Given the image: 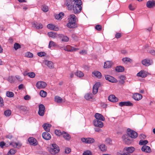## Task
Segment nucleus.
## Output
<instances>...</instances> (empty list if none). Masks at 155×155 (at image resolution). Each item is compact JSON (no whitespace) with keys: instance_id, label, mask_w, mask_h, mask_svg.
Instances as JSON below:
<instances>
[{"instance_id":"nucleus-1","label":"nucleus","mask_w":155,"mask_h":155,"mask_svg":"<svg viewBox=\"0 0 155 155\" xmlns=\"http://www.w3.org/2000/svg\"><path fill=\"white\" fill-rule=\"evenodd\" d=\"M82 3L81 0H66L64 4L69 10H73L75 14H79L82 9L81 5Z\"/></svg>"},{"instance_id":"nucleus-2","label":"nucleus","mask_w":155,"mask_h":155,"mask_svg":"<svg viewBox=\"0 0 155 155\" xmlns=\"http://www.w3.org/2000/svg\"><path fill=\"white\" fill-rule=\"evenodd\" d=\"M77 19L76 16L74 15H71L68 18V22L67 24V26L69 28H75L77 27L76 21Z\"/></svg>"},{"instance_id":"nucleus-3","label":"nucleus","mask_w":155,"mask_h":155,"mask_svg":"<svg viewBox=\"0 0 155 155\" xmlns=\"http://www.w3.org/2000/svg\"><path fill=\"white\" fill-rule=\"evenodd\" d=\"M52 145L53 148H51L50 150V151L51 154H55L59 152L60 150L59 148L56 144H53Z\"/></svg>"},{"instance_id":"nucleus-4","label":"nucleus","mask_w":155,"mask_h":155,"mask_svg":"<svg viewBox=\"0 0 155 155\" xmlns=\"http://www.w3.org/2000/svg\"><path fill=\"white\" fill-rule=\"evenodd\" d=\"M127 135L130 137L131 138H135L138 136V134L137 132L134 131L133 130H131L130 128L127 129Z\"/></svg>"},{"instance_id":"nucleus-5","label":"nucleus","mask_w":155,"mask_h":155,"mask_svg":"<svg viewBox=\"0 0 155 155\" xmlns=\"http://www.w3.org/2000/svg\"><path fill=\"white\" fill-rule=\"evenodd\" d=\"M38 114L41 116H43L45 112V107L43 104H40L38 106Z\"/></svg>"},{"instance_id":"nucleus-6","label":"nucleus","mask_w":155,"mask_h":155,"mask_svg":"<svg viewBox=\"0 0 155 155\" xmlns=\"http://www.w3.org/2000/svg\"><path fill=\"white\" fill-rule=\"evenodd\" d=\"M130 137L128 136V135L125 134L123 136L122 138L123 141L125 143L127 144H130L132 142V140L130 139Z\"/></svg>"},{"instance_id":"nucleus-7","label":"nucleus","mask_w":155,"mask_h":155,"mask_svg":"<svg viewBox=\"0 0 155 155\" xmlns=\"http://www.w3.org/2000/svg\"><path fill=\"white\" fill-rule=\"evenodd\" d=\"M81 140L82 142H85L86 143H92L95 141L94 139L91 137L82 138L81 139Z\"/></svg>"},{"instance_id":"nucleus-8","label":"nucleus","mask_w":155,"mask_h":155,"mask_svg":"<svg viewBox=\"0 0 155 155\" xmlns=\"http://www.w3.org/2000/svg\"><path fill=\"white\" fill-rule=\"evenodd\" d=\"M79 49L78 48H75L69 45H68L64 48V50L65 51L70 52L76 51L79 50Z\"/></svg>"},{"instance_id":"nucleus-9","label":"nucleus","mask_w":155,"mask_h":155,"mask_svg":"<svg viewBox=\"0 0 155 155\" xmlns=\"http://www.w3.org/2000/svg\"><path fill=\"white\" fill-rule=\"evenodd\" d=\"M47 86V84L42 81H38L36 84V86L37 88L38 89H42L45 88Z\"/></svg>"},{"instance_id":"nucleus-10","label":"nucleus","mask_w":155,"mask_h":155,"mask_svg":"<svg viewBox=\"0 0 155 155\" xmlns=\"http://www.w3.org/2000/svg\"><path fill=\"white\" fill-rule=\"evenodd\" d=\"M105 79L112 83H116L117 82V80L115 78L111 76L105 75Z\"/></svg>"},{"instance_id":"nucleus-11","label":"nucleus","mask_w":155,"mask_h":155,"mask_svg":"<svg viewBox=\"0 0 155 155\" xmlns=\"http://www.w3.org/2000/svg\"><path fill=\"white\" fill-rule=\"evenodd\" d=\"M28 141L31 145L35 146L38 144L37 140L34 138L30 137L28 139Z\"/></svg>"},{"instance_id":"nucleus-12","label":"nucleus","mask_w":155,"mask_h":155,"mask_svg":"<svg viewBox=\"0 0 155 155\" xmlns=\"http://www.w3.org/2000/svg\"><path fill=\"white\" fill-rule=\"evenodd\" d=\"M119 105L120 107L124 106H131L133 105V104L129 101H122L119 103Z\"/></svg>"},{"instance_id":"nucleus-13","label":"nucleus","mask_w":155,"mask_h":155,"mask_svg":"<svg viewBox=\"0 0 155 155\" xmlns=\"http://www.w3.org/2000/svg\"><path fill=\"white\" fill-rule=\"evenodd\" d=\"M94 125L95 127L101 128L104 126V124L101 120H94L93 121Z\"/></svg>"},{"instance_id":"nucleus-14","label":"nucleus","mask_w":155,"mask_h":155,"mask_svg":"<svg viewBox=\"0 0 155 155\" xmlns=\"http://www.w3.org/2000/svg\"><path fill=\"white\" fill-rule=\"evenodd\" d=\"M58 36L59 38L61 39L62 42H67L69 40V38L63 34H59Z\"/></svg>"},{"instance_id":"nucleus-15","label":"nucleus","mask_w":155,"mask_h":155,"mask_svg":"<svg viewBox=\"0 0 155 155\" xmlns=\"http://www.w3.org/2000/svg\"><path fill=\"white\" fill-rule=\"evenodd\" d=\"M101 85V84L99 82L96 83L93 86V93L95 94L97 93L98 92V88Z\"/></svg>"},{"instance_id":"nucleus-16","label":"nucleus","mask_w":155,"mask_h":155,"mask_svg":"<svg viewBox=\"0 0 155 155\" xmlns=\"http://www.w3.org/2000/svg\"><path fill=\"white\" fill-rule=\"evenodd\" d=\"M152 63V61L149 59H146L142 61V64L145 66H148L151 65Z\"/></svg>"},{"instance_id":"nucleus-17","label":"nucleus","mask_w":155,"mask_h":155,"mask_svg":"<svg viewBox=\"0 0 155 155\" xmlns=\"http://www.w3.org/2000/svg\"><path fill=\"white\" fill-rule=\"evenodd\" d=\"M146 6L149 8H151L155 7V1L150 0L147 2Z\"/></svg>"},{"instance_id":"nucleus-18","label":"nucleus","mask_w":155,"mask_h":155,"mask_svg":"<svg viewBox=\"0 0 155 155\" xmlns=\"http://www.w3.org/2000/svg\"><path fill=\"white\" fill-rule=\"evenodd\" d=\"M94 117L96 119L95 120L104 121L105 119L104 117L101 114L99 113H96Z\"/></svg>"},{"instance_id":"nucleus-19","label":"nucleus","mask_w":155,"mask_h":155,"mask_svg":"<svg viewBox=\"0 0 155 155\" xmlns=\"http://www.w3.org/2000/svg\"><path fill=\"white\" fill-rule=\"evenodd\" d=\"M48 132H44L42 134L43 138L46 140H50L51 138L50 134Z\"/></svg>"},{"instance_id":"nucleus-20","label":"nucleus","mask_w":155,"mask_h":155,"mask_svg":"<svg viewBox=\"0 0 155 155\" xmlns=\"http://www.w3.org/2000/svg\"><path fill=\"white\" fill-rule=\"evenodd\" d=\"M133 98L136 101H139L142 98L141 94L139 93H135L133 96Z\"/></svg>"},{"instance_id":"nucleus-21","label":"nucleus","mask_w":155,"mask_h":155,"mask_svg":"<svg viewBox=\"0 0 155 155\" xmlns=\"http://www.w3.org/2000/svg\"><path fill=\"white\" fill-rule=\"evenodd\" d=\"M108 99L109 101L113 102H116L118 101V99L114 95H111L109 96Z\"/></svg>"},{"instance_id":"nucleus-22","label":"nucleus","mask_w":155,"mask_h":155,"mask_svg":"<svg viewBox=\"0 0 155 155\" xmlns=\"http://www.w3.org/2000/svg\"><path fill=\"white\" fill-rule=\"evenodd\" d=\"M51 126V125L50 124L47 123H45L42 125V127H43L44 130L46 132H49L50 131V128Z\"/></svg>"},{"instance_id":"nucleus-23","label":"nucleus","mask_w":155,"mask_h":155,"mask_svg":"<svg viewBox=\"0 0 155 155\" xmlns=\"http://www.w3.org/2000/svg\"><path fill=\"white\" fill-rule=\"evenodd\" d=\"M141 150L143 151L146 153H150L151 151L150 147L147 146H143Z\"/></svg>"},{"instance_id":"nucleus-24","label":"nucleus","mask_w":155,"mask_h":155,"mask_svg":"<svg viewBox=\"0 0 155 155\" xmlns=\"http://www.w3.org/2000/svg\"><path fill=\"white\" fill-rule=\"evenodd\" d=\"M112 63L110 61H106L104 64V68H110L111 67Z\"/></svg>"},{"instance_id":"nucleus-25","label":"nucleus","mask_w":155,"mask_h":155,"mask_svg":"<svg viewBox=\"0 0 155 155\" xmlns=\"http://www.w3.org/2000/svg\"><path fill=\"white\" fill-rule=\"evenodd\" d=\"M137 76L142 78H145L147 76V74L144 71H141L137 74Z\"/></svg>"},{"instance_id":"nucleus-26","label":"nucleus","mask_w":155,"mask_h":155,"mask_svg":"<svg viewBox=\"0 0 155 155\" xmlns=\"http://www.w3.org/2000/svg\"><path fill=\"white\" fill-rule=\"evenodd\" d=\"M124 149L127 151V153H132L135 150L134 148L132 147H126Z\"/></svg>"},{"instance_id":"nucleus-27","label":"nucleus","mask_w":155,"mask_h":155,"mask_svg":"<svg viewBox=\"0 0 155 155\" xmlns=\"http://www.w3.org/2000/svg\"><path fill=\"white\" fill-rule=\"evenodd\" d=\"M33 26L38 29H41L43 27V25L41 23H38L37 22L34 23Z\"/></svg>"},{"instance_id":"nucleus-28","label":"nucleus","mask_w":155,"mask_h":155,"mask_svg":"<svg viewBox=\"0 0 155 155\" xmlns=\"http://www.w3.org/2000/svg\"><path fill=\"white\" fill-rule=\"evenodd\" d=\"M64 138L66 140H69L70 139V135L66 132L63 131L62 134Z\"/></svg>"},{"instance_id":"nucleus-29","label":"nucleus","mask_w":155,"mask_h":155,"mask_svg":"<svg viewBox=\"0 0 155 155\" xmlns=\"http://www.w3.org/2000/svg\"><path fill=\"white\" fill-rule=\"evenodd\" d=\"M92 74L98 78H101L102 76L101 74L99 71H94L92 72Z\"/></svg>"},{"instance_id":"nucleus-30","label":"nucleus","mask_w":155,"mask_h":155,"mask_svg":"<svg viewBox=\"0 0 155 155\" xmlns=\"http://www.w3.org/2000/svg\"><path fill=\"white\" fill-rule=\"evenodd\" d=\"M64 14L63 12H60L58 14L55 15V18L56 19H61L63 17Z\"/></svg>"},{"instance_id":"nucleus-31","label":"nucleus","mask_w":155,"mask_h":155,"mask_svg":"<svg viewBox=\"0 0 155 155\" xmlns=\"http://www.w3.org/2000/svg\"><path fill=\"white\" fill-rule=\"evenodd\" d=\"M45 64L50 69L52 68H53V64L51 61H45Z\"/></svg>"},{"instance_id":"nucleus-32","label":"nucleus","mask_w":155,"mask_h":155,"mask_svg":"<svg viewBox=\"0 0 155 155\" xmlns=\"http://www.w3.org/2000/svg\"><path fill=\"white\" fill-rule=\"evenodd\" d=\"M16 108L19 110L23 111H25L26 110V107L22 105H18L16 106Z\"/></svg>"},{"instance_id":"nucleus-33","label":"nucleus","mask_w":155,"mask_h":155,"mask_svg":"<svg viewBox=\"0 0 155 155\" xmlns=\"http://www.w3.org/2000/svg\"><path fill=\"white\" fill-rule=\"evenodd\" d=\"M115 70L118 72H122L124 71V68L122 66H117L115 68Z\"/></svg>"},{"instance_id":"nucleus-34","label":"nucleus","mask_w":155,"mask_h":155,"mask_svg":"<svg viewBox=\"0 0 155 155\" xmlns=\"http://www.w3.org/2000/svg\"><path fill=\"white\" fill-rule=\"evenodd\" d=\"M15 80V77L12 76H9L8 78V81L11 83H14Z\"/></svg>"},{"instance_id":"nucleus-35","label":"nucleus","mask_w":155,"mask_h":155,"mask_svg":"<svg viewBox=\"0 0 155 155\" xmlns=\"http://www.w3.org/2000/svg\"><path fill=\"white\" fill-rule=\"evenodd\" d=\"M75 75L79 78L82 77L84 76V75L82 72L80 71H78L77 72L75 73Z\"/></svg>"},{"instance_id":"nucleus-36","label":"nucleus","mask_w":155,"mask_h":155,"mask_svg":"<svg viewBox=\"0 0 155 155\" xmlns=\"http://www.w3.org/2000/svg\"><path fill=\"white\" fill-rule=\"evenodd\" d=\"M55 101L57 103H60L62 102L63 99L59 96H56L54 97Z\"/></svg>"},{"instance_id":"nucleus-37","label":"nucleus","mask_w":155,"mask_h":155,"mask_svg":"<svg viewBox=\"0 0 155 155\" xmlns=\"http://www.w3.org/2000/svg\"><path fill=\"white\" fill-rule=\"evenodd\" d=\"M122 60L124 63L127 64L128 62H131L132 61V60L128 58H124L122 59Z\"/></svg>"},{"instance_id":"nucleus-38","label":"nucleus","mask_w":155,"mask_h":155,"mask_svg":"<svg viewBox=\"0 0 155 155\" xmlns=\"http://www.w3.org/2000/svg\"><path fill=\"white\" fill-rule=\"evenodd\" d=\"M92 94L91 93H88L85 95L84 97L86 100H89L92 99Z\"/></svg>"},{"instance_id":"nucleus-39","label":"nucleus","mask_w":155,"mask_h":155,"mask_svg":"<svg viewBox=\"0 0 155 155\" xmlns=\"http://www.w3.org/2000/svg\"><path fill=\"white\" fill-rule=\"evenodd\" d=\"M148 143V141L147 140H140V141L139 144L141 145L146 146L145 145L147 144Z\"/></svg>"},{"instance_id":"nucleus-40","label":"nucleus","mask_w":155,"mask_h":155,"mask_svg":"<svg viewBox=\"0 0 155 155\" xmlns=\"http://www.w3.org/2000/svg\"><path fill=\"white\" fill-rule=\"evenodd\" d=\"M47 27L51 30H57L55 28V26L54 25L48 24L47 25Z\"/></svg>"},{"instance_id":"nucleus-41","label":"nucleus","mask_w":155,"mask_h":155,"mask_svg":"<svg viewBox=\"0 0 155 155\" xmlns=\"http://www.w3.org/2000/svg\"><path fill=\"white\" fill-rule=\"evenodd\" d=\"M39 94L40 96L43 97H45L47 95V92L43 90L41 91Z\"/></svg>"},{"instance_id":"nucleus-42","label":"nucleus","mask_w":155,"mask_h":155,"mask_svg":"<svg viewBox=\"0 0 155 155\" xmlns=\"http://www.w3.org/2000/svg\"><path fill=\"white\" fill-rule=\"evenodd\" d=\"M12 112L10 110H8L4 111V114L6 117H9L11 114Z\"/></svg>"},{"instance_id":"nucleus-43","label":"nucleus","mask_w":155,"mask_h":155,"mask_svg":"<svg viewBox=\"0 0 155 155\" xmlns=\"http://www.w3.org/2000/svg\"><path fill=\"white\" fill-rule=\"evenodd\" d=\"M99 148L102 151H105L107 149L105 145L104 144H101L99 146Z\"/></svg>"},{"instance_id":"nucleus-44","label":"nucleus","mask_w":155,"mask_h":155,"mask_svg":"<svg viewBox=\"0 0 155 155\" xmlns=\"http://www.w3.org/2000/svg\"><path fill=\"white\" fill-rule=\"evenodd\" d=\"M14 94L12 92L7 91L6 92V96L9 97H12L14 96Z\"/></svg>"},{"instance_id":"nucleus-45","label":"nucleus","mask_w":155,"mask_h":155,"mask_svg":"<svg viewBox=\"0 0 155 155\" xmlns=\"http://www.w3.org/2000/svg\"><path fill=\"white\" fill-rule=\"evenodd\" d=\"M16 153V151L13 149H11L8 153V155H14Z\"/></svg>"},{"instance_id":"nucleus-46","label":"nucleus","mask_w":155,"mask_h":155,"mask_svg":"<svg viewBox=\"0 0 155 155\" xmlns=\"http://www.w3.org/2000/svg\"><path fill=\"white\" fill-rule=\"evenodd\" d=\"M48 35L51 38H54L55 37V33L53 32H48Z\"/></svg>"},{"instance_id":"nucleus-47","label":"nucleus","mask_w":155,"mask_h":155,"mask_svg":"<svg viewBox=\"0 0 155 155\" xmlns=\"http://www.w3.org/2000/svg\"><path fill=\"white\" fill-rule=\"evenodd\" d=\"M21 48L20 45L18 43H15L14 45V48L16 50Z\"/></svg>"},{"instance_id":"nucleus-48","label":"nucleus","mask_w":155,"mask_h":155,"mask_svg":"<svg viewBox=\"0 0 155 155\" xmlns=\"http://www.w3.org/2000/svg\"><path fill=\"white\" fill-rule=\"evenodd\" d=\"M55 134L58 136H60L62 134L61 131L59 130H55Z\"/></svg>"},{"instance_id":"nucleus-49","label":"nucleus","mask_w":155,"mask_h":155,"mask_svg":"<svg viewBox=\"0 0 155 155\" xmlns=\"http://www.w3.org/2000/svg\"><path fill=\"white\" fill-rule=\"evenodd\" d=\"M55 46V43L54 42L52 41H50L48 45V48H51L52 46Z\"/></svg>"},{"instance_id":"nucleus-50","label":"nucleus","mask_w":155,"mask_h":155,"mask_svg":"<svg viewBox=\"0 0 155 155\" xmlns=\"http://www.w3.org/2000/svg\"><path fill=\"white\" fill-rule=\"evenodd\" d=\"M28 75L31 78H33L35 77V74L34 72H31L27 73Z\"/></svg>"},{"instance_id":"nucleus-51","label":"nucleus","mask_w":155,"mask_h":155,"mask_svg":"<svg viewBox=\"0 0 155 155\" xmlns=\"http://www.w3.org/2000/svg\"><path fill=\"white\" fill-rule=\"evenodd\" d=\"M37 54L39 56L42 57L45 56L46 53L45 52L41 51L38 53Z\"/></svg>"},{"instance_id":"nucleus-52","label":"nucleus","mask_w":155,"mask_h":155,"mask_svg":"<svg viewBox=\"0 0 155 155\" xmlns=\"http://www.w3.org/2000/svg\"><path fill=\"white\" fill-rule=\"evenodd\" d=\"M95 28L97 30L100 31L102 30V27L101 25H97L95 26Z\"/></svg>"},{"instance_id":"nucleus-53","label":"nucleus","mask_w":155,"mask_h":155,"mask_svg":"<svg viewBox=\"0 0 155 155\" xmlns=\"http://www.w3.org/2000/svg\"><path fill=\"white\" fill-rule=\"evenodd\" d=\"M42 9L44 12H46L48 11V8L47 6H44L42 8Z\"/></svg>"},{"instance_id":"nucleus-54","label":"nucleus","mask_w":155,"mask_h":155,"mask_svg":"<svg viewBox=\"0 0 155 155\" xmlns=\"http://www.w3.org/2000/svg\"><path fill=\"white\" fill-rule=\"evenodd\" d=\"M33 55V54L30 52H28L26 54V56L28 58H32Z\"/></svg>"},{"instance_id":"nucleus-55","label":"nucleus","mask_w":155,"mask_h":155,"mask_svg":"<svg viewBox=\"0 0 155 155\" xmlns=\"http://www.w3.org/2000/svg\"><path fill=\"white\" fill-rule=\"evenodd\" d=\"M83 155H91V153L89 150H87L83 153Z\"/></svg>"},{"instance_id":"nucleus-56","label":"nucleus","mask_w":155,"mask_h":155,"mask_svg":"<svg viewBox=\"0 0 155 155\" xmlns=\"http://www.w3.org/2000/svg\"><path fill=\"white\" fill-rule=\"evenodd\" d=\"M71 37L74 40L77 41L78 40V37L75 34H72L71 36Z\"/></svg>"},{"instance_id":"nucleus-57","label":"nucleus","mask_w":155,"mask_h":155,"mask_svg":"<svg viewBox=\"0 0 155 155\" xmlns=\"http://www.w3.org/2000/svg\"><path fill=\"white\" fill-rule=\"evenodd\" d=\"M121 36V34L120 33H117L115 35V37L117 38H119Z\"/></svg>"},{"instance_id":"nucleus-58","label":"nucleus","mask_w":155,"mask_h":155,"mask_svg":"<svg viewBox=\"0 0 155 155\" xmlns=\"http://www.w3.org/2000/svg\"><path fill=\"white\" fill-rule=\"evenodd\" d=\"M4 101L3 98L0 97V106H2L4 105Z\"/></svg>"},{"instance_id":"nucleus-59","label":"nucleus","mask_w":155,"mask_h":155,"mask_svg":"<svg viewBox=\"0 0 155 155\" xmlns=\"http://www.w3.org/2000/svg\"><path fill=\"white\" fill-rule=\"evenodd\" d=\"M12 137L13 136L11 134H9L5 136V137L6 138H7L10 139H12Z\"/></svg>"},{"instance_id":"nucleus-60","label":"nucleus","mask_w":155,"mask_h":155,"mask_svg":"<svg viewBox=\"0 0 155 155\" xmlns=\"http://www.w3.org/2000/svg\"><path fill=\"white\" fill-rule=\"evenodd\" d=\"M71 151V149L70 148H67L65 149V153H69Z\"/></svg>"},{"instance_id":"nucleus-61","label":"nucleus","mask_w":155,"mask_h":155,"mask_svg":"<svg viewBox=\"0 0 155 155\" xmlns=\"http://www.w3.org/2000/svg\"><path fill=\"white\" fill-rule=\"evenodd\" d=\"M15 144H16V147L18 148L20 147L22 145L21 144L19 143H15Z\"/></svg>"},{"instance_id":"nucleus-62","label":"nucleus","mask_w":155,"mask_h":155,"mask_svg":"<svg viewBox=\"0 0 155 155\" xmlns=\"http://www.w3.org/2000/svg\"><path fill=\"white\" fill-rule=\"evenodd\" d=\"M5 145V143L4 141L0 142V146L1 147L3 148L4 146Z\"/></svg>"},{"instance_id":"nucleus-63","label":"nucleus","mask_w":155,"mask_h":155,"mask_svg":"<svg viewBox=\"0 0 155 155\" xmlns=\"http://www.w3.org/2000/svg\"><path fill=\"white\" fill-rule=\"evenodd\" d=\"M119 78L120 79V80H125L126 77L124 75H120L119 76Z\"/></svg>"},{"instance_id":"nucleus-64","label":"nucleus","mask_w":155,"mask_h":155,"mask_svg":"<svg viewBox=\"0 0 155 155\" xmlns=\"http://www.w3.org/2000/svg\"><path fill=\"white\" fill-rule=\"evenodd\" d=\"M106 142L108 143L111 144L112 143V141L109 138H107L106 140Z\"/></svg>"}]
</instances>
